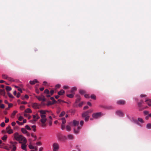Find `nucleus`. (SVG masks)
<instances>
[{
  "instance_id": "37",
  "label": "nucleus",
  "mask_w": 151,
  "mask_h": 151,
  "mask_svg": "<svg viewBox=\"0 0 151 151\" xmlns=\"http://www.w3.org/2000/svg\"><path fill=\"white\" fill-rule=\"evenodd\" d=\"M65 114V112L64 111H63L61 113V114H60L59 116L60 117H62V116H64V115Z\"/></svg>"
},
{
  "instance_id": "50",
  "label": "nucleus",
  "mask_w": 151,
  "mask_h": 151,
  "mask_svg": "<svg viewBox=\"0 0 151 151\" xmlns=\"http://www.w3.org/2000/svg\"><path fill=\"white\" fill-rule=\"evenodd\" d=\"M36 145L38 146H40L42 145V143L40 142H38L36 143Z\"/></svg>"
},
{
  "instance_id": "31",
  "label": "nucleus",
  "mask_w": 151,
  "mask_h": 151,
  "mask_svg": "<svg viewBox=\"0 0 151 151\" xmlns=\"http://www.w3.org/2000/svg\"><path fill=\"white\" fill-rule=\"evenodd\" d=\"M146 127L148 129H151V124L148 123L147 124L146 126Z\"/></svg>"
},
{
  "instance_id": "40",
  "label": "nucleus",
  "mask_w": 151,
  "mask_h": 151,
  "mask_svg": "<svg viewBox=\"0 0 151 151\" xmlns=\"http://www.w3.org/2000/svg\"><path fill=\"white\" fill-rule=\"evenodd\" d=\"M12 151H15L16 149V147H15V146L14 145H13L12 146Z\"/></svg>"
},
{
  "instance_id": "15",
  "label": "nucleus",
  "mask_w": 151,
  "mask_h": 151,
  "mask_svg": "<svg viewBox=\"0 0 151 151\" xmlns=\"http://www.w3.org/2000/svg\"><path fill=\"white\" fill-rule=\"evenodd\" d=\"M44 93L47 94L46 96L47 97H50V91L48 89H46L44 91Z\"/></svg>"
},
{
  "instance_id": "2",
  "label": "nucleus",
  "mask_w": 151,
  "mask_h": 151,
  "mask_svg": "<svg viewBox=\"0 0 151 151\" xmlns=\"http://www.w3.org/2000/svg\"><path fill=\"white\" fill-rule=\"evenodd\" d=\"M89 111H87L82 113V118H85L84 120L85 122H87L89 118Z\"/></svg>"
},
{
  "instance_id": "24",
  "label": "nucleus",
  "mask_w": 151,
  "mask_h": 151,
  "mask_svg": "<svg viewBox=\"0 0 151 151\" xmlns=\"http://www.w3.org/2000/svg\"><path fill=\"white\" fill-rule=\"evenodd\" d=\"M68 137L70 139H73L74 138L73 135L70 134H68Z\"/></svg>"
},
{
  "instance_id": "10",
  "label": "nucleus",
  "mask_w": 151,
  "mask_h": 151,
  "mask_svg": "<svg viewBox=\"0 0 151 151\" xmlns=\"http://www.w3.org/2000/svg\"><path fill=\"white\" fill-rule=\"evenodd\" d=\"M117 104L119 105H124L125 104V101L124 100H119L117 102Z\"/></svg>"
},
{
  "instance_id": "41",
  "label": "nucleus",
  "mask_w": 151,
  "mask_h": 151,
  "mask_svg": "<svg viewBox=\"0 0 151 151\" xmlns=\"http://www.w3.org/2000/svg\"><path fill=\"white\" fill-rule=\"evenodd\" d=\"M7 94L8 96L10 98H13L14 97L13 96L12 94H11V93H10L8 92L7 93Z\"/></svg>"
},
{
  "instance_id": "57",
  "label": "nucleus",
  "mask_w": 151,
  "mask_h": 151,
  "mask_svg": "<svg viewBox=\"0 0 151 151\" xmlns=\"http://www.w3.org/2000/svg\"><path fill=\"white\" fill-rule=\"evenodd\" d=\"M23 119V117L22 116H20L19 118V119H18L20 121H21L22 119Z\"/></svg>"
},
{
  "instance_id": "63",
  "label": "nucleus",
  "mask_w": 151,
  "mask_h": 151,
  "mask_svg": "<svg viewBox=\"0 0 151 151\" xmlns=\"http://www.w3.org/2000/svg\"><path fill=\"white\" fill-rule=\"evenodd\" d=\"M16 124V123L15 122H12V125L13 126H14Z\"/></svg>"
},
{
  "instance_id": "13",
  "label": "nucleus",
  "mask_w": 151,
  "mask_h": 151,
  "mask_svg": "<svg viewBox=\"0 0 151 151\" xmlns=\"http://www.w3.org/2000/svg\"><path fill=\"white\" fill-rule=\"evenodd\" d=\"M32 107L35 109H38L39 108V105L37 103H34L32 104Z\"/></svg>"
},
{
  "instance_id": "12",
  "label": "nucleus",
  "mask_w": 151,
  "mask_h": 151,
  "mask_svg": "<svg viewBox=\"0 0 151 151\" xmlns=\"http://www.w3.org/2000/svg\"><path fill=\"white\" fill-rule=\"evenodd\" d=\"M72 126L74 127H76L79 124V122L75 120H74L73 121L72 123Z\"/></svg>"
},
{
  "instance_id": "44",
  "label": "nucleus",
  "mask_w": 151,
  "mask_h": 151,
  "mask_svg": "<svg viewBox=\"0 0 151 151\" xmlns=\"http://www.w3.org/2000/svg\"><path fill=\"white\" fill-rule=\"evenodd\" d=\"M0 92L1 94H4L5 93V90L4 89H0Z\"/></svg>"
},
{
  "instance_id": "36",
  "label": "nucleus",
  "mask_w": 151,
  "mask_h": 151,
  "mask_svg": "<svg viewBox=\"0 0 151 151\" xmlns=\"http://www.w3.org/2000/svg\"><path fill=\"white\" fill-rule=\"evenodd\" d=\"M77 98L76 99V102H78L80 101L81 100V98L79 95L77 96Z\"/></svg>"
},
{
  "instance_id": "26",
  "label": "nucleus",
  "mask_w": 151,
  "mask_h": 151,
  "mask_svg": "<svg viewBox=\"0 0 151 151\" xmlns=\"http://www.w3.org/2000/svg\"><path fill=\"white\" fill-rule=\"evenodd\" d=\"M2 78L4 79H7L8 78L7 76L5 74H2Z\"/></svg>"
},
{
  "instance_id": "23",
  "label": "nucleus",
  "mask_w": 151,
  "mask_h": 151,
  "mask_svg": "<svg viewBox=\"0 0 151 151\" xmlns=\"http://www.w3.org/2000/svg\"><path fill=\"white\" fill-rule=\"evenodd\" d=\"M24 112L25 113H31L32 111L30 109L28 108L25 110Z\"/></svg>"
},
{
  "instance_id": "42",
  "label": "nucleus",
  "mask_w": 151,
  "mask_h": 151,
  "mask_svg": "<svg viewBox=\"0 0 151 151\" xmlns=\"http://www.w3.org/2000/svg\"><path fill=\"white\" fill-rule=\"evenodd\" d=\"M150 117H151V114H149L147 115L145 117V119L146 120H148L149 118Z\"/></svg>"
},
{
  "instance_id": "16",
  "label": "nucleus",
  "mask_w": 151,
  "mask_h": 151,
  "mask_svg": "<svg viewBox=\"0 0 151 151\" xmlns=\"http://www.w3.org/2000/svg\"><path fill=\"white\" fill-rule=\"evenodd\" d=\"M21 131L24 134H26L27 135L29 136L30 134L26 130V129L24 128H22L21 129Z\"/></svg>"
},
{
  "instance_id": "62",
  "label": "nucleus",
  "mask_w": 151,
  "mask_h": 151,
  "mask_svg": "<svg viewBox=\"0 0 151 151\" xmlns=\"http://www.w3.org/2000/svg\"><path fill=\"white\" fill-rule=\"evenodd\" d=\"M52 124V120H50L49 122V124L50 126H51Z\"/></svg>"
},
{
  "instance_id": "55",
  "label": "nucleus",
  "mask_w": 151,
  "mask_h": 151,
  "mask_svg": "<svg viewBox=\"0 0 151 151\" xmlns=\"http://www.w3.org/2000/svg\"><path fill=\"white\" fill-rule=\"evenodd\" d=\"M65 128V126L64 124H62L61 125V129L62 130H64Z\"/></svg>"
},
{
  "instance_id": "20",
  "label": "nucleus",
  "mask_w": 151,
  "mask_h": 151,
  "mask_svg": "<svg viewBox=\"0 0 151 151\" xmlns=\"http://www.w3.org/2000/svg\"><path fill=\"white\" fill-rule=\"evenodd\" d=\"M50 99H51V100L52 101V104H51V103L48 104V105H49V104H54L57 102V101L55 100V99L53 97H51Z\"/></svg>"
},
{
  "instance_id": "4",
  "label": "nucleus",
  "mask_w": 151,
  "mask_h": 151,
  "mask_svg": "<svg viewBox=\"0 0 151 151\" xmlns=\"http://www.w3.org/2000/svg\"><path fill=\"white\" fill-rule=\"evenodd\" d=\"M40 114V116L41 118H46L45 114L46 112H47L48 111L47 110H41L39 111Z\"/></svg>"
},
{
  "instance_id": "64",
  "label": "nucleus",
  "mask_w": 151,
  "mask_h": 151,
  "mask_svg": "<svg viewBox=\"0 0 151 151\" xmlns=\"http://www.w3.org/2000/svg\"><path fill=\"white\" fill-rule=\"evenodd\" d=\"M0 107L1 108H4V105L3 104H1V105Z\"/></svg>"
},
{
  "instance_id": "45",
  "label": "nucleus",
  "mask_w": 151,
  "mask_h": 151,
  "mask_svg": "<svg viewBox=\"0 0 151 151\" xmlns=\"http://www.w3.org/2000/svg\"><path fill=\"white\" fill-rule=\"evenodd\" d=\"M32 128H33V130L34 132H35L36 130V126L35 125H34L32 126Z\"/></svg>"
},
{
  "instance_id": "21",
  "label": "nucleus",
  "mask_w": 151,
  "mask_h": 151,
  "mask_svg": "<svg viewBox=\"0 0 151 151\" xmlns=\"http://www.w3.org/2000/svg\"><path fill=\"white\" fill-rule=\"evenodd\" d=\"M65 93V91L63 90H61L60 91L58 92V94L59 95H62Z\"/></svg>"
},
{
  "instance_id": "5",
  "label": "nucleus",
  "mask_w": 151,
  "mask_h": 151,
  "mask_svg": "<svg viewBox=\"0 0 151 151\" xmlns=\"http://www.w3.org/2000/svg\"><path fill=\"white\" fill-rule=\"evenodd\" d=\"M53 151H58L59 148V144L56 142L54 143L52 145Z\"/></svg>"
},
{
  "instance_id": "7",
  "label": "nucleus",
  "mask_w": 151,
  "mask_h": 151,
  "mask_svg": "<svg viewBox=\"0 0 151 151\" xmlns=\"http://www.w3.org/2000/svg\"><path fill=\"white\" fill-rule=\"evenodd\" d=\"M47 119L46 118H41L40 119V121L41 122V126L43 127H45L46 126L45 122L47 121Z\"/></svg>"
},
{
  "instance_id": "39",
  "label": "nucleus",
  "mask_w": 151,
  "mask_h": 151,
  "mask_svg": "<svg viewBox=\"0 0 151 151\" xmlns=\"http://www.w3.org/2000/svg\"><path fill=\"white\" fill-rule=\"evenodd\" d=\"M7 80H9V81H14V79L13 78H11V77H8V78Z\"/></svg>"
},
{
  "instance_id": "43",
  "label": "nucleus",
  "mask_w": 151,
  "mask_h": 151,
  "mask_svg": "<svg viewBox=\"0 0 151 151\" xmlns=\"http://www.w3.org/2000/svg\"><path fill=\"white\" fill-rule=\"evenodd\" d=\"M25 127L26 129H27L28 130H31V128L28 125H26V126H25Z\"/></svg>"
},
{
  "instance_id": "3",
  "label": "nucleus",
  "mask_w": 151,
  "mask_h": 151,
  "mask_svg": "<svg viewBox=\"0 0 151 151\" xmlns=\"http://www.w3.org/2000/svg\"><path fill=\"white\" fill-rule=\"evenodd\" d=\"M57 138L58 140L62 141H64L67 139L66 136H63L60 134L57 135Z\"/></svg>"
},
{
  "instance_id": "30",
  "label": "nucleus",
  "mask_w": 151,
  "mask_h": 151,
  "mask_svg": "<svg viewBox=\"0 0 151 151\" xmlns=\"http://www.w3.org/2000/svg\"><path fill=\"white\" fill-rule=\"evenodd\" d=\"M77 88H76L74 87H73L71 88V92L72 93H73V92L76 90Z\"/></svg>"
},
{
  "instance_id": "1",
  "label": "nucleus",
  "mask_w": 151,
  "mask_h": 151,
  "mask_svg": "<svg viewBox=\"0 0 151 151\" xmlns=\"http://www.w3.org/2000/svg\"><path fill=\"white\" fill-rule=\"evenodd\" d=\"M14 137L15 139L19 141L20 143H26L27 142L26 139L22 135H19L17 132L14 134Z\"/></svg>"
},
{
  "instance_id": "38",
  "label": "nucleus",
  "mask_w": 151,
  "mask_h": 151,
  "mask_svg": "<svg viewBox=\"0 0 151 151\" xmlns=\"http://www.w3.org/2000/svg\"><path fill=\"white\" fill-rule=\"evenodd\" d=\"M138 120L139 122H140L141 123H144V121H143L142 119L140 118H139L138 119Z\"/></svg>"
},
{
  "instance_id": "8",
  "label": "nucleus",
  "mask_w": 151,
  "mask_h": 151,
  "mask_svg": "<svg viewBox=\"0 0 151 151\" xmlns=\"http://www.w3.org/2000/svg\"><path fill=\"white\" fill-rule=\"evenodd\" d=\"M36 97L40 101H46L45 97L42 95L41 96H36Z\"/></svg>"
},
{
  "instance_id": "35",
  "label": "nucleus",
  "mask_w": 151,
  "mask_h": 151,
  "mask_svg": "<svg viewBox=\"0 0 151 151\" xmlns=\"http://www.w3.org/2000/svg\"><path fill=\"white\" fill-rule=\"evenodd\" d=\"M91 98L94 100H96V96L94 94L91 95Z\"/></svg>"
},
{
  "instance_id": "46",
  "label": "nucleus",
  "mask_w": 151,
  "mask_h": 151,
  "mask_svg": "<svg viewBox=\"0 0 151 151\" xmlns=\"http://www.w3.org/2000/svg\"><path fill=\"white\" fill-rule=\"evenodd\" d=\"M36 119H35V121H36L37 119L40 118V117L37 114H36Z\"/></svg>"
},
{
  "instance_id": "18",
  "label": "nucleus",
  "mask_w": 151,
  "mask_h": 151,
  "mask_svg": "<svg viewBox=\"0 0 151 151\" xmlns=\"http://www.w3.org/2000/svg\"><path fill=\"white\" fill-rule=\"evenodd\" d=\"M38 82V81L36 79H35L32 81H29V83L32 85H33L35 84L36 83Z\"/></svg>"
},
{
  "instance_id": "33",
  "label": "nucleus",
  "mask_w": 151,
  "mask_h": 151,
  "mask_svg": "<svg viewBox=\"0 0 151 151\" xmlns=\"http://www.w3.org/2000/svg\"><path fill=\"white\" fill-rule=\"evenodd\" d=\"M61 120L62 121V124H64L65 123L66 121V120L64 118V117L62 118H61Z\"/></svg>"
},
{
  "instance_id": "61",
  "label": "nucleus",
  "mask_w": 151,
  "mask_h": 151,
  "mask_svg": "<svg viewBox=\"0 0 151 151\" xmlns=\"http://www.w3.org/2000/svg\"><path fill=\"white\" fill-rule=\"evenodd\" d=\"M27 104V102L24 101H22L21 102V104Z\"/></svg>"
},
{
  "instance_id": "32",
  "label": "nucleus",
  "mask_w": 151,
  "mask_h": 151,
  "mask_svg": "<svg viewBox=\"0 0 151 151\" xmlns=\"http://www.w3.org/2000/svg\"><path fill=\"white\" fill-rule=\"evenodd\" d=\"M79 93L83 95L85 93V91L83 90H81L79 91Z\"/></svg>"
},
{
  "instance_id": "49",
  "label": "nucleus",
  "mask_w": 151,
  "mask_h": 151,
  "mask_svg": "<svg viewBox=\"0 0 151 151\" xmlns=\"http://www.w3.org/2000/svg\"><path fill=\"white\" fill-rule=\"evenodd\" d=\"M5 124L4 122H2L0 124L1 127H4L5 126Z\"/></svg>"
},
{
  "instance_id": "59",
  "label": "nucleus",
  "mask_w": 151,
  "mask_h": 151,
  "mask_svg": "<svg viewBox=\"0 0 151 151\" xmlns=\"http://www.w3.org/2000/svg\"><path fill=\"white\" fill-rule=\"evenodd\" d=\"M144 114H145V115H147V114H148L149 113V111H144Z\"/></svg>"
},
{
  "instance_id": "60",
  "label": "nucleus",
  "mask_w": 151,
  "mask_h": 151,
  "mask_svg": "<svg viewBox=\"0 0 151 151\" xmlns=\"http://www.w3.org/2000/svg\"><path fill=\"white\" fill-rule=\"evenodd\" d=\"M13 106V104H8V106L9 108H10L11 107H12Z\"/></svg>"
},
{
  "instance_id": "56",
  "label": "nucleus",
  "mask_w": 151,
  "mask_h": 151,
  "mask_svg": "<svg viewBox=\"0 0 151 151\" xmlns=\"http://www.w3.org/2000/svg\"><path fill=\"white\" fill-rule=\"evenodd\" d=\"M84 123V122L83 121H81L80 122V124L82 126L83 125Z\"/></svg>"
},
{
  "instance_id": "11",
  "label": "nucleus",
  "mask_w": 151,
  "mask_h": 151,
  "mask_svg": "<svg viewBox=\"0 0 151 151\" xmlns=\"http://www.w3.org/2000/svg\"><path fill=\"white\" fill-rule=\"evenodd\" d=\"M116 113L117 115L120 117H123L124 116L123 113L121 111H116Z\"/></svg>"
},
{
  "instance_id": "9",
  "label": "nucleus",
  "mask_w": 151,
  "mask_h": 151,
  "mask_svg": "<svg viewBox=\"0 0 151 151\" xmlns=\"http://www.w3.org/2000/svg\"><path fill=\"white\" fill-rule=\"evenodd\" d=\"M6 130L7 132L9 134L13 133V130L11 129V127L10 126H9L6 128Z\"/></svg>"
},
{
  "instance_id": "22",
  "label": "nucleus",
  "mask_w": 151,
  "mask_h": 151,
  "mask_svg": "<svg viewBox=\"0 0 151 151\" xmlns=\"http://www.w3.org/2000/svg\"><path fill=\"white\" fill-rule=\"evenodd\" d=\"M145 101L148 106H151V100H147Z\"/></svg>"
},
{
  "instance_id": "34",
  "label": "nucleus",
  "mask_w": 151,
  "mask_h": 151,
  "mask_svg": "<svg viewBox=\"0 0 151 151\" xmlns=\"http://www.w3.org/2000/svg\"><path fill=\"white\" fill-rule=\"evenodd\" d=\"M66 129L67 131H70L71 130L70 127L68 125H67L66 126Z\"/></svg>"
},
{
  "instance_id": "58",
  "label": "nucleus",
  "mask_w": 151,
  "mask_h": 151,
  "mask_svg": "<svg viewBox=\"0 0 151 151\" xmlns=\"http://www.w3.org/2000/svg\"><path fill=\"white\" fill-rule=\"evenodd\" d=\"M60 85L59 84H58L56 85L55 87L56 88H59L60 87Z\"/></svg>"
},
{
  "instance_id": "25",
  "label": "nucleus",
  "mask_w": 151,
  "mask_h": 151,
  "mask_svg": "<svg viewBox=\"0 0 151 151\" xmlns=\"http://www.w3.org/2000/svg\"><path fill=\"white\" fill-rule=\"evenodd\" d=\"M17 112V111H14L12 114H11V117L12 118H13L15 115L16 114Z\"/></svg>"
},
{
  "instance_id": "53",
  "label": "nucleus",
  "mask_w": 151,
  "mask_h": 151,
  "mask_svg": "<svg viewBox=\"0 0 151 151\" xmlns=\"http://www.w3.org/2000/svg\"><path fill=\"white\" fill-rule=\"evenodd\" d=\"M16 122L19 125H22L23 124V123L22 122H20L18 121H16Z\"/></svg>"
},
{
  "instance_id": "54",
  "label": "nucleus",
  "mask_w": 151,
  "mask_h": 151,
  "mask_svg": "<svg viewBox=\"0 0 151 151\" xmlns=\"http://www.w3.org/2000/svg\"><path fill=\"white\" fill-rule=\"evenodd\" d=\"M5 122L6 123H8L9 121V119L6 118V117H5Z\"/></svg>"
},
{
  "instance_id": "28",
  "label": "nucleus",
  "mask_w": 151,
  "mask_h": 151,
  "mask_svg": "<svg viewBox=\"0 0 151 151\" xmlns=\"http://www.w3.org/2000/svg\"><path fill=\"white\" fill-rule=\"evenodd\" d=\"M7 137V136L6 135H4V136L1 138V139L5 141L6 140Z\"/></svg>"
},
{
  "instance_id": "29",
  "label": "nucleus",
  "mask_w": 151,
  "mask_h": 151,
  "mask_svg": "<svg viewBox=\"0 0 151 151\" xmlns=\"http://www.w3.org/2000/svg\"><path fill=\"white\" fill-rule=\"evenodd\" d=\"M67 96L68 97L70 98H72L73 97V96H74L73 93H72L69 94H67Z\"/></svg>"
},
{
  "instance_id": "52",
  "label": "nucleus",
  "mask_w": 151,
  "mask_h": 151,
  "mask_svg": "<svg viewBox=\"0 0 151 151\" xmlns=\"http://www.w3.org/2000/svg\"><path fill=\"white\" fill-rule=\"evenodd\" d=\"M84 96L85 98H90V96L89 95L87 94H86L84 95Z\"/></svg>"
},
{
  "instance_id": "51",
  "label": "nucleus",
  "mask_w": 151,
  "mask_h": 151,
  "mask_svg": "<svg viewBox=\"0 0 151 151\" xmlns=\"http://www.w3.org/2000/svg\"><path fill=\"white\" fill-rule=\"evenodd\" d=\"M54 91L53 90H51L50 92V96H51V95H53V94L54 93Z\"/></svg>"
},
{
  "instance_id": "14",
  "label": "nucleus",
  "mask_w": 151,
  "mask_h": 151,
  "mask_svg": "<svg viewBox=\"0 0 151 151\" xmlns=\"http://www.w3.org/2000/svg\"><path fill=\"white\" fill-rule=\"evenodd\" d=\"M81 128L80 127L78 126L77 127V128H74V132L76 134H78V133L79 130L81 129Z\"/></svg>"
},
{
  "instance_id": "17",
  "label": "nucleus",
  "mask_w": 151,
  "mask_h": 151,
  "mask_svg": "<svg viewBox=\"0 0 151 151\" xmlns=\"http://www.w3.org/2000/svg\"><path fill=\"white\" fill-rule=\"evenodd\" d=\"M144 102L142 100H141L138 103V107L140 108L139 109V110H142V109L141 108L142 107V104Z\"/></svg>"
},
{
  "instance_id": "47",
  "label": "nucleus",
  "mask_w": 151,
  "mask_h": 151,
  "mask_svg": "<svg viewBox=\"0 0 151 151\" xmlns=\"http://www.w3.org/2000/svg\"><path fill=\"white\" fill-rule=\"evenodd\" d=\"M29 147L30 149H34V147L32 145H30L29 146Z\"/></svg>"
},
{
  "instance_id": "19",
  "label": "nucleus",
  "mask_w": 151,
  "mask_h": 151,
  "mask_svg": "<svg viewBox=\"0 0 151 151\" xmlns=\"http://www.w3.org/2000/svg\"><path fill=\"white\" fill-rule=\"evenodd\" d=\"M26 143H24L22 144V149L25 150L27 151V149H26V147L27 146L25 144Z\"/></svg>"
},
{
  "instance_id": "27",
  "label": "nucleus",
  "mask_w": 151,
  "mask_h": 151,
  "mask_svg": "<svg viewBox=\"0 0 151 151\" xmlns=\"http://www.w3.org/2000/svg\"><path fill=\"white\" fill-rule=\"evenodd\" d=\"M6 89L7 91H11L12 90V88L11 87L9 86H6Z\"/></svg>"
},
{
  "instance_id": "48",
  "label": "nucleus",
  "mask_w": 151,
  "mask_h": 151,
  "mask_svg": "<svg viewBox=\"0 0 151 151\" xmlns=\"http://www.w3.org/2000/svg\"><path fill=\"white\" fill-rule=\"evenodd\" d=\"M25 108V107L24 106H21L20 107V109L21 110H23Z\"/></svg>"
},
{
  "instance_id": "6",
  "label": "nucleus",
  "mask_w": 151,
  "mask_h": 151,
  "mask_svg": "<svg viewBox=\"0 0 151 151\" xmlns=\"http://www.w3.org/2000/svg\"><path fill=\"white\" fill-rule=\"evenodd\" d=\"M101 112L94 113L92 114V117L93 118L97 119L101 116Z\"/></svg>"
}]
</instances>
